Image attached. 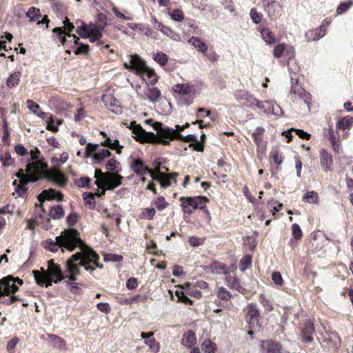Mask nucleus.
<instances>
[{
    "mask_svg": "<svg viewBox=\"0 0 353 353\" xmlns=\"http://www.w3.org/2000/svg\"><path fill=\"white\" fill-rule=\"evenodd\" d=\"M154 204L158 210H163L168 205V203L163 196L158 197L157 200L154 201Z\"/></svg>",
    "mask_w": 353,
    "mask_h": 353,
    "instance_id": "obj_48",
    "label": "nucleus"
},
{
    "mask_svg": "<svg viewBox=\"0 0 353 353\" xmlns=\"http://www.w3.org/2000/svg\"><path fill=\"white\" fill-rule=\"evenodd\" d=\"M265 10L268 17L271 19H276L281 13L280 5L273 0L267 2Z\"/></svg>",
    "mask_w": 353,
    "mask_h": 353,
    "instance_id": "obj_18",
    "label": "nucleus"
},
{
    "mask_svg": "<svg viewBox=\"0 0 353 353\" xmlns=\"http://www.w3.org/2000/svg\"><path fill=\"white\" fill-rule=\"evenodd\" d=\"M48 339L50 341V342L52 344V345L57 348H59L60 350H66V343L65 341L59 337L57 335L55 334H47Z\"/></svg>",
    "mask_w": 353,
    "mask_h": 353,
    "instance_id": "obj_26",
    "label": "nucleus"
},
{
    "mask_svg": "<svg viewBox=\"0 0 353 353\" xmlns=\"http://www.w3.org/2000/svg\"><path fill=\"white\" fill-rule=\"evenodd\" d=\"M129 62H125L123 66L125 69L130 70H134L137 74V72H140L143 68V60L138 55H130Z\"/></svg>",
    "mask_w": 353,
    "mask_h": 353,
    "instance_id": "obj_14",
    "label": "nucleus"
},
{
    "mask_svg": "<svg viewBox=\"0 0 353 353\" xmlns=\"http://www.w3.org/2000/svg\"><path fill=\"white\" fill-rule=\"evenodd\" d=\"M99 256L90 248H85L82 252L73 254L66 262L65 278L69 280L65 283L70 285V291L74 294H80L81 290L78 287V283L74 282L77 276L80 275V267H83L87 271H93L96 268H102L103 265L99 263Z\"/></svg>",
    "mask_w": 353,
    "mask_h": 353,
    "instance_id": "obj_1",
    "label": "nucleus"
},
{
    "mask_svg": "<svg viewBox=\"0 0 353 353\" xmlns=\"http://www.w3.org/2000/svg\"><path fill=\"white\" fill-rule=\"evenodd\" d=\"M32 163H29L27 165H26V173L24 172V171L23 170H19L18 173L17 174V176L19 179H21V181H25V185L29 182V181H32L34 182V181H32L31 180V176L28 174V166L30 164H32Z\"/></svg>",
    "mask_w": 353,
    "mask_h": 353,
    "instance_id": "obj_43",
    "label": "nucleus"
},
{
    "mask_svg": "<svg viewBox=\"0 0 353 353\" xmlns=\"http://www.w3.org/2000/svg\"><path fill=\"white\" fill-rule=\"evenodd\" d=\"M27 104L28 108L35 114H37L39 117L41 119H48L50 118V114L42 112L41 110L40 106L35 103L33 102L32 100H28Z\"/></svg>",
    "mask_w": 353,
    "mask_h": 353,
    "instance_id": "obj_27",
    "label": "nucleus"
},
{
    "mask_svg": "<svg viewBox=\"0 0 353 353\" xmlns=\"http://www.w3.org/2000/svg\"><path fill=\"white\" fill-rule=\"evenodd\" d=\"M107 173L104 174L101 170H96L94 173V177L97 179L95 181V184L98 188H102V183L105 177H106Z\"/></svg>",
    "mask_w": 353,
    "mask_h": 353,
    "instance_id": "obj_47",
    "label": "nucleus"
},
{
    "mask_svg": "<svg viewBox=\"0 0 353 353\" xmlns=\"http://www.w3.org/2000/svg\"><path fill=\"white\" fill-rule=\"evenodd\" d=\"M287 45L284 43L278 44L274 47L273 54L276 58H280L284 56L285 51L286 50Z\"/></svg>",
    "mask_w": 353,
    "mask_h": 353,
    "instance_id": "obj_44",
    "label": "nucleus"
},
{
    "mask_svg": "<svg viewBox=\"0 0 353 353\" xmlns=\"http://www.w3.org/2000/svg\"><path fill=\"white\" fill-rule=\"evenodd\" d=\"M250 15L253 23L258 24L259 23L263 18V15L258 12L255 8H252L250 12Z\"/></svg>",
    "mask_w": 353,
    "mask_h": 353,
    "instance_id": "obj_49",
    "label": "nucleus"
},
{
    "mask_svg": "<svg viewBox=\"0 0 353 353\" xmlns=\"http://www.w3.org/2000/svg\"><path fill=\"white\" fill-rule=\"evenodd\" d=\"M264 132V129L261 127L257 128L254 132L252 133V136L253 137L255 143L257 145H259L261 141H262L261 135Z\"/></svg>",
    "mask_w": 353,
    "mask_h": 353,
    "instance_id": "obj_53",
    "label": "nucleus"
},
{
    "mask_svg": "<svg viewBox=\"0 0 353 353\" xmlns=\"http://www.w3.org/2000/svg\"><path fill=\"white\" fill-rule=\"evenodd\" d=\"M48 123L47 129L49 130H52L53 132H56L58 130V128L57 125H54L55 121L52 117V114H50V118L43 119Z\"/></svg>",
    "mask_w": 353,
    "mask_h": 353,
    "instance_id": "obj_62",
    "label": "nucleus"
},
{
    "mask_svg": "<svg viewBox=\"0 0 353 353\" xmlns=\"http://www.w3.org/2000/svg\"><path fill=\"white\" fill-rule=\"evenodd\" d=\"M18 289L12 276H8L0 280V292L6 296H9L11 293L14 294Z\"/></svg>",
    "mask_w": 353,
    "mask_h": 353,
    "instance_id": "obj_9",
    "label": "nucleus"
},
{
    "mask_svg": "<svg viewBox=\"0 0 353 353\" xmlns=\"http://www.w3.org/2000/svg\"><path fill=\"white\" fill-rule=\"evenodd\" d=\"M130 169L138 176H143L150 174L152 177V171L149 169L142 160L132 157L130 162Z\"/></svg>",
    "mask_w": 353,
    "mask_h": 353,
    "instance_id": "obj_10",
    "label": "nucleus"
},
{
    "mask_svg": "<svg viewBox=\"0 0 353 353\" xmlns=\"http://www.w3.org/2000/svg\"><path fill=\"white\" fill-rule=\"evenodd\" d=\"M46 163L41 161H36L28 166V173L31 176V180L38 181L39 179L45 177L48 180L57 183L63 187L68 183V179L65 176L57 170H47Z\"/></svg>",
    "mask_w": 353,
    "mask_h": 353,
    "instance_id": "obj_3",
    "label": "nucleus"
},
{
    "mask_svg": "<svg viewBox=\"0 0 353 353\" xmlns=\"http://www.w3.org/2000/svg\"><path fill=\"white\" fill-rule=\"evenodd\" d=\"M325 34V25H321L319 28L306 32L305 37L307 41H316L322 38Z\"/></svg>",
    "mask_w": 353,
    "mask_h": 353,
    "instance_id": "obj_24",
    "label": "nucleus"
},
{
    "mask_svg": "<svg viewBox=\"0 0 353 353\" xmlns=\"http://www.w3.org/2000/svg\"><path fill=\"white\" fill-rule=\"evenodd\" d=\"M263 39L268 44H272L276 41L274 34L268 28H263L260 30Z\"/></svg>",
    "mask_w": 353,
    "mask_h": 353,
    "instance_id": "obj_31",
    "label": "nucleus"
},
{
    "mask_svg": "<svg viewBox=\"0 0 353 353\" xmlns=\"http://www.w3.org/2000/svg\"><path fill=\"white\" fill-rule=\"evenodd\" d=\"M105 168L110 171L119 173L121 170L120 163L114 159H110L105 164Z\"/></svg>",
    "mask_w": 353,
    "mask_h": 353,
    "instance_id": "obj_33",
    "label": "nucleus"
},
{
    "mask_svg": "<svg viewBox=\"0 0 353 353\" xmlns=\"http://www.w3.org/2000/svg\"><path fill=\"white\" fill-rule=\"evenodd\" d=\"M225 281L228 287L236 290L239 292H241L244 290V288L241 285L239 279L234 274L227 273L225 274Z\"/></svg>",
    "mask_w": 353,
    "mask_h": 353,
    "instance_id": "obj_22",
    "label": "nucleus"
},
{
    "mask_svg": "<svg viewBox=\"0 0 353 353\" xmlns=\"http://www.w3.org/2000/svg\"><path fill=\"white\" fill-rule=\"evenodd\" d=\"M21 78V73L15 72L12 74L7 79L6 85L9 88H14L17 86Z\"/></svg>",
    "mask_w": 353,
    "mask_h": 353,
    "instance_id": "obj_35",
    "label": "nucleus"
},
{
    "mask_svg": "<svg viewBox=\"0 0 353 353\" xmlns=\"http://www.w3.org/2000/svg\"><path fill=\"white\" fill-rule=\"evenodd\" d=\"M353 2L350 1L347 2L341 3L337 8L336 12L339 14L345 12L352 6Z\"/></svg>",
    "mask_w": 353,
    "mask_h": 353,
    "instance_id": "obj_56",
    "label": "nucleus"
},
{
    "mask_svg": "<svg viewBox=\"0 0 353 353\" xmlns=\"http://www.w3.org/2000/svg\"><path fill=\"white\" fill-rule=\"evenodd\" d=\"M79 234L76 230H65L60 236L55 238V241L52 239L46 240L44 242V248L52 252H57L59 248H61L63 252L65 249L72 252L77 246L80 247L81 250L83 248H89L84 244Z\"/></svg>",
    "mask_w": 353,
    "mask_h": 353,
    "instance_id": "obj_2",
    "label": "nucleus"
},
{
    "mask_svg": "<svg viewBox=\"0 0 353 353\" xmlns=\"http://www.w3.org/2000/svg\"><path fill=\"white\" fill-rule=\"evenodd\" d=\"M156 210L154 208H148L142 212V216L148 219H152L155 215Z\"/></svg>",
    "mask_w": 353,
    "mask_h": 353,
    "instance_id": "obj_60",
    "label": "nucleus"
},
{
    "mask_svg": "<svg viewBox=\"0 0 353 353\" xmlns=\"http://www.w3.org/2000/svg\"><path fill=\"white\" fill-rule=\"evenodd\" d=\"M292 87L290 90V96L294 102H299L303 101L307 105L310 110V103L311 100V94L307 92L301 85L298 84V79H294L291 77Z\"/></svg>",
    "mask_w": 353,
    "mask_h": 353,
    "instance_id": "obj_7",
    "label": "nucleus"
},
{
    "mask_svg": "<svg viewBox=\"0 0 353 353\" xmlns=\"http://www.w3.org/2000/svg\"><path fill=\"white\" fill-rule=\"evenodd\" d=\"M292 232L295 239H300L302 237L303 233L301 229L297 223L292 224Z\"/></svg>",
    "mask_w": 353,
    "mask_h": 353,
    "instance_id": "obj_57",
    "label": "nucleus"
},
{
    "mask_svg": "<svg viewBox=\"0 0 353 353\" xmlns=\"http://www.w3.org/2000/svg\"><path fill=\"white\" fill-rule=\"evenodd\" d=\"M174 92L180 94H189L192 92V88L189 84H176L174 87Z\"/></svg>",
    "mask_w": 353,
    "mask_h": 353,
    "instance_id": "obj_39",
    "label": "nucleus"
},
{
    "mask_svg": "<svg viewBox=\"0 0 353 353\" xmlns=\"http://www.w3.org/2000/svg\"><path fill=\"white\" fill-rule=\"evenodd\" d=\"M48 268L47 271L33 270L32 274L37 283L39 285H46L48 287L52 285V283H55L62 281L65 276L62 274L59 265H56L52 261H49Z\"/></svg>",
    "mask_w": 353,
    "mask_h": 353,
    "instance_id": "obj_4",
    "label": "nucleus"
},
{
    "mask_svg": "<svg viewBox=\"0 0 353 353\" xmlns=\"http://www.w3.org/2000/svg\"><path fill=\"white\" fill-rule=\"evenodd\" d=\"M246 321L249 324L250 328L254 329L255 331L260 330L261 325L259 323V318H252L250 319H246Z\"/></svg>",
    "mask_w": 353,
    "mask_h": 353,
    "instance_id": "obj_58",
    "label": "nucleus"
},
{
    "mask_svg": "<svg viewBox=\"0 0 353 353\" xmlns=\"http://www.w3.org/2000/svg\"><path fill=\"white\" fill-rule=\"evenodd\" d=\"M259 301L265 310L271 311L272 310V303L270 297H267L264 294H261L259 296Z\"/></svg>",
    "mask_w": 353,
    "mask_h": 353,
    "instance_id": "obj_42",
    "label": "nucleus"
},
{
    "mask_svg": "<svg viewBox=\"0 0 353 353\" xmlns=\"http://www.w3.org/2000/svg\"><path fill=\"white\" fill-rule=\"evenodd\" d=\"M153 59L157 63L161 65H165L168 61L167 54L162 52H157V53L154 54Z\"/></svg>",
    "mask_w": 353,
    "mask_h": 353,
    "instance_id": "obj_40",
    "label": "nucleus"
},
{
    "mask_svg": "<svg viewBox=\"0 0 353 353\" xmlns=\"http://www.w3.org/2000/svg\"><path fill=\"white\" fill-rule=\"evenodd\" d=\"M320 163L325 172L332 170V157L325 149H321L320 151Z\"/></svg>",
    "mask_w": 353,
    "mask_h": 353,
    "instance_id": "obj_16",
    "label": "nucleus"
},
{
    "mask_svg": "<svg viewBox=\"0 0 353 353\" xmlns=\"http://www.w3.org/2000/svg\"><path fill=\"white\" fill-rule=\"evenodd\" d=\"M0 161L2 162L5 167L10 166L13 163V160L8 152H5L0 157Z\"/></svg>",
    "mask_w": 353,
    "mask_h": 353,
    "instance_id": "obj_46",
    "label": "nucleus"
},
{
    "mask_svg": "<svg viewBox=\"0 0 353 353\" xmlns=\"http://www.w3.org/2000/svg\"><path fill=\"white\" fill-rule=\"evenodd\" d=\"M63 23L64 24L65 29H67L68 30V32H65L67 36L69 37H72V39L74 40V44H78V41L79 39L74 34H70V32H72L74 28L73 23H70L68 18L65 19V20L63 21Z\"/></svg>",
    "mask_w": 353,
    "mask_h": 353,
    "instance_id": "obj_32",
    "label": "nucleus"
},
{
    "mask_svg": "<svg viewBox=\"0 0 353 353\" xmlns=\"http://www.w3.org/2000/svg\"><path fill=\"white\" fill-rule=\"evenodd\" d=\"M196 342V339L195 336V334L192 330H188L185 332L181 340V343L185 346L186 347L191 348L192 347Z\"/></svg>",
    "mask_w": 353,
    "mask_h": 353,
    "instance_id": "obj_25",
    "label": "nucleus"
},
{
    "mask_svg": "<svg viewBox=\"0 0 353 353\" xmlns=\"http://www.w3.org/2000/svg\"><path fill=\"white\" fill-rule=\"evenodd\" d=\"M284 56H285L288 58V64L289 70L292 71V72L296 73V71H298V69L293 68L291 65V61L293 60V59L295 57V49L292 46L287 45L286 46V50L285 51Z\"/></svg>",
    "mask_w": 353,
    "mask_h": 353,
    "instance_id": "obj_30",
    "label": "nucleus"
},
{
    "mask_svg": "<svg viewBox=\"0 0 353 353\" xmlns=\"http://www.w3.org/2000/svg\"><path fill=\"white\" fill-rule=\"evenodd\" d=\"M352 124L353 118L351 117H345L337 122L336 128L341 130H345L350 128Z\"/></svg>",
    "mask_w": 353,
    "mask_h": 353,
    "instance_id": "obj_36",
    "label": "nucleus"
},
{
    "mask_svg": "<svg viewBox=\"0 0 353 353\" xmlns=\"http://www.w3.org/2000/svg\"><path fill=\"white\" fill-rule=\"evenodd\" d=\"M147 92H146V97L143 95H139V97L141 99H145L146 98L151 102V103H156L157 102L160 97H161V91L157 88H150L148 85L146 86Z\"/></svg>",
    "mask_w": 353,
    "mask_h": 353,
    "instance_id": "obj_21",
    "label": "nucleus"
},
{
    "mask_svg": "<svg viewBox=\"0 0 353 353\" xmlns=\"http://www.w3.org/2000/svg\"><path fill=\"white\" fill-rule=\"evenodd\" d=\"M236 97L238 99H242L247 100L249 104L248 105L252 106L256 105L260 109H264L263 102L258 101L256 99L249 94L246 92H239L236 94Z\"/></svg>",
    "mask_w": 353,
    "mask_h": 353,
    "instance_id": "obj_20",
    "label": "nucleus"
},
{
    "mask_svg": "<svg viewBox=\"0 0 353 353\" xmlns=\"http://www.w3.org/2000/svg\"><path fill=\"white\" fill-rule=\"evenodd\" d=\"M261 350L262 353H283L281 345L272 341H261Z\"/></svg>",
    "mask_w": 353,
    "mask_h": 353,
    "instance_id": "obj_15",
    "label": "nucleus"
},
{
    "mask_svg": "<svg viewBox=\"0 0 353 353\" xmlns=\"http://www.w3.org/2000/svg\"><path fill=\"white\" fill-rule=\"evenodd\" d=\"M211 269L214 273L216 274L224 273L226 274L228 270V268L225 265L219 262L213 263L211 265Z\"/></svg>",
    "mask_w": 353,
    "mask_h": 353,
    "instance_id": "obj_38",
    "label": "nucleus"
},
{
    "mask_svg": "<svg viewBox=\"0 0 353 353\" xmlns=\"http://www.w3.org/2000/svg\"><path fill=\"white\" fill-rule=\"evenodd\" d=\"M303 201L309 203H317L319 196L314 191L307 192L303 197Z\"/></svg>",
    "mask_w": 353,
    "mask_h": 353,
    "instance_id": "obj_41",
    "label": "nucleus"
},
{
    "mask_svg": "<svg viewBox=\"0 0 353 353\" xmlns=\"http://www.w3.org/2000/svg\"><path fill=\"white\" fill-rule=\"evenodd\" d=\"M103 30V28H101L100 26L96 24H90L88 30V38L90 42L94 43L100 39L102 37V31Z\"/></svg>",
    "mask_w": 353,
    "mask_h": 353,
    "instance_id": "obj_23",
    "label": "nucleus"
},
{
    "mask_svg": "<svg viewBox=\"0 0 353 353\" xmlns=\"http://www.w3.org/2000/svg\"><path fill=\"white\" fill-rule=\"evenodd\" d=\"M141 79L145 81L146 85L149 83L154 85L157 81V75L152 69L149 68L143 61V68L137 72Z\"/></svg>",
    "mask_w": 353,
    "mask_h": 353,
    "instance_id": "obj_11",
    "label": "nucleus"
},
{
    "mask_svg": "<svg viewBox=\"0 0 353 353\" xmlns=\"http://www.w3.org/2000/svg\"><path fill=\"white\" fill-rule=\"evenodd\" d=\"M314 324L310 321H306L301 327L302 340L306 343L312 342L314 339Z\"/></svg>",
    "mask_w": 353,
    "mask_h": 353,
    "instance_id": "obj_13",
    "label": "nucleus"
},
{
    "mask_svg": "<svg viewBox=\"0 0 353 353\" xmlns=\"http://www.w3.org/2000/svg\"><path fill=\"white\" fill-rule=\"evenodd\" d=\"M123 260V256L119 254H107L104 256L105 262H120Z\"/></svg>",
    "mask_w": 353,
    "mask_h": 353,
    "instance_id": "obj_54",
    "label": "nucleus"
},
{
    "mask_svg": "<svg viewBox=\"0 0 353 353\" xmlns=\"http://www.w3.org/2000/svg\"><path fill=\"white\" fill-rule=\"evenodd\" d=\"M107 24V18L105 15L103 14H99L97 16V22L96 25L101 27V28H105Z\"/></svg>",
    "mask_w": 353,
    "mask_h": 353,
    "instance_id": "obj_64",
    "label": "nucleus"
},
{
    "mask_svg": "<svg viewBox=\"0 0 353 353\" xmlns=\"http://www.w3.org/2000/svg\"><path fill=\"white\" fill-rule=\"evenodd\" d=\"M97 307L100 312L105 314L109 313L111 310V307L108 303H99Z\"/></svg>",
    "mask_w": 353,
    "mask_h": 353,
    "instance_id": "obj_63",
    "label": "nucleus"
},
{
    "mask_svg": "<svg viewBox=\"0 0 353 353\" xmlns=\"http://www.w3.org/2000/svg\"><path fill=\"white\" fill-rule=\"evenodd\" d=\"M111 155V152L105 148H101L99 144L88 143L84 152V158L88 159L91 156L93 158L94 163L101 162L103 159Z\"/></svg>",
    "mask_w": 353,
    "mask_h": 353,
    "instance_id": "obj_8",
    "label": "nucleus"
},
{
    "mask_svg": "<svg viewBox=\"0 0 353 353\" xmlns=\"http://www.w3.org/2000/svg\"><path fill=\"white\" fill-rule=\"evenodd\" d=\"M259 316L260 313L259 311L256 309V305L250 304L249 305V310L246 316V319H250L252 318H259Z\"/></svg>",
    "mask_w": 353,
    "mask_h": 353,
    "instance_id": "obj_45",
    "label": "nucleus"
},
{
    "mask_svg": "<svg viewBox=\"0 0 353 353\" xmlns=\"http://www.w3.org/2000/svg\"><path fill=\"white\" fill-rule=\"evenodd\" d=\"M217 296L219 299L227 301L230 298L231 294L224 288H220L218 290Z\"/></svg>",
    "mask_w": 353,
    "mask_h": 353,
    "instance_id": "obj_59",
    "label": "nucleus"
},
{
    "mask_svg": "<svg viewBox=\"0 0 353 353\" xmlns=\"http://www.w3.org/2000/svg\"><path fill=\"white\" fill-rule=\"evenodd\" d=\"M201 347L205 353H212L214 351V344L210 340H205L202 343Z\"/></svg>",
    "mask_w": 353,
    "mask_h": 353,
    "instance_id": "obj_51",
    "label": "nucleus"
},
{
    "mask_svg": "<svg viewBox=\"0 0 353 353\" xmlns=\"http://www.w3.org/2000/svg\"><path fill=\"white\" fill-rule=\"evenodd\" d=\"M129 128L136 135L134 138L140 142L161 143L163 145H168L170 143L169 141L163 139L161 136H159L157 132L154 134L152 132L145 131L140 125L137 124L135 121L130 123Z\"/></svg>",
    "mask_w": 353,
    "mask_h": 353,
    "instance_id": "obj_6",
    "label": "nucleus"
},
{
    "mask_svg": "<svg viewBox=\"0 0 353 353\" xmlns=\"http://www.w3.org/2000/svg\"><path fill=\"white\" fill-rule=\"evenodd\" d=\"M122 179L123 176L118 174H111L107 173V176L104 178L102 183V187L105 185L107 186V190H112L121 184Z\"/></svg>",
    "mask_w": 353,
    "mask_h": 353,
    "instance_id": "obj_12",
    "label": "nucleus"
},
{
    "mask_svg": "<svg viewBox=\"0 0 353 353\" xmlns=\"http://www.w3.org/2000/svg\"><path fill=\"white\" fill-rule=\"evenodd\" d=\"M153 129L157 131V133L159 136H161L163 139L170 141L174 139H179L184 142H194L196 143V145L194 147V150L196 151H203V146L198 143V139L196 136L194 134H188L186 136H183L179 132H176L173 128L164 126L163 123L160 122H157L153 125Z\"/></svg>",
    "mask_w": 353,
    "mask_h": 353,
    "instance_id": "obj_5",
    "label": "nucleus"
},
{
    "mask_svg": "<svg viewBox=\"0 0 353 353\" xmlns=\"http://www.w3.org/2000/svg\"><path fill=\"white\" fill-rule=\"evenodd\" d=\"M42 196H43L45 199H57L58 201H61L63 199L62 194L52 189L43 191L38 196L39 201H41Z\"/></svg>",
    "mask_w": 353,
    "mask_h": 353,
    "instance_id": "obj_28",
    "label": "nucleus"
},
{
    "mask_svg": "<svg viewBox=\"0 0 353 353\" xmlns=\"http://www.w3.org/2000/svg\"><path fill=\"white\" fill-rule=\"evenodd\" d=\"M26 17H28L30 21H34L41 17V14L39 9L35 7H31L26 12Z\"/></svg>",
    "mask_w": 353,
    "mask_h": 353,
    "instance_id": "obj_37",
    "label": "nucleus"
},
{
    "mask_svg": "<svg viewBox=\"0 0 353 353\" xmlns=\"http://www.w3.org/2000/svg\"><path fill=\"white\" fill-rule=\"evenodd\" d=\"M64 214V210L61 205H55L51 208L49 216L53 219H59Z\"/></svg>",
    "mask_w": 353,
    "mask_h": 353,
    "instance_id": "obj_34",
    "label": "nucleus"
},
{
    "mask_svg": "<svg viewBox=\"0 0 353 353\" xmlns=\"http://www.w3.org/2000/svg\"><path fill=\"white\" fill-rule=\"evenodd\" d=\"M144 343L149 346L150 350L154 352H157L159 350V344L156 342L153 336H150L148 339L144 341Z\"/></svg>",
    "mask_w": 353,
    "mask_h": 353,
    "instance_id": "obj_50",
    "label": "nucleus"
},
{
    "mask_svg": "<svg viewBox=\"0 0 353 353\" xmlns=\"http://www.w3.org/2000/svg\"><path fill=\"white\" fill-rule=\"evenodd\" d=\"M188 43L202 53H205L208 49L207 44L198 37H192L188 40Z\"/></svg>",
    "mask_w": 353,
    "mask_h": 353,
    "instance_id": "obj_29",
    "label": "nucleus"
},
{
    "mask_svg": "<svg viewBox=\"0 0 353 353\" xmlns=\"http://www.w3.org/2000/svg\"><path fill=\"white\" fill-rule=\"evenodd\" d=\"M88 30L89 26L87 27L86 25L83 24L81 26H79L76 29V32L81 36L82 38H88Z\"/></svg>",
    "mask_w": 353,
    "mask_h": 353,
    "instance_id": "obj_55",
    "label": "nucleus"
},
{
    "mask_svg": "<svg viewBox=\"0 0 353 353\" xmlns=\"http://www.w3.org/2000/svg\"><path fill=\"white\" fill-rule=\"evenodd\" d=\"M177 176V174L174 173L170 175H165L161 173H158L157 174H152V178L153 180L159 181L161 187L168 188L171 185V180H174L175 181V177Z\"/></svg>",
    "mask_w": 353,
    "mask_h": 353,
    "instance_id": "obj_19",
    "label": "nucleus"
},
{
    "mask_svg": "<svg viewBox=\"0 0 353 353\" xmlns=\"http://www.w3.org/2000/svg\"><path fill=\"white\" fill-rule=\"evenodd\" d=\"M181 207L185 213L192 214L194 210L198 208V205L194 197H181Z\"/></svg>",
    "mask_w": 353,
    "mask_h": 353,
    "instance_id": "obj_17",
    "label": "nucleus"
},
{
    "mask_svg": "<svg viewBox=\"0 0 353 353\" xmlns=\"http://www.w3.org/2000/svg\"><path fill=\"white\" fill-rule=\"evenodd\" d=\"M171 18L176 21H181L183 19V13L179 9H175L171 14Z\"/></svg>",
    "mask_w": 353,
    "mask_h": 353,
    "instance_id": "obj_61",
    "label": "nucleus"
},
{
    "mask_svg": "<svg viewBox=\"0 0 353 353\" xmlns=\"http://www.w3.org/2000/svg\"><path fill=\"white\" fill-rule=\"evenodd\" d=\"M252 259L250 256H243L239 263L240 270L243 272L245 271L248 266L251 264Z\"/></svg>",
    "mask_w": 353,
    "mask_h": 353,
    "instance_id": "obj_52",
    "label": "nucleus"
}]
</instances>
